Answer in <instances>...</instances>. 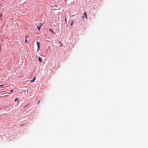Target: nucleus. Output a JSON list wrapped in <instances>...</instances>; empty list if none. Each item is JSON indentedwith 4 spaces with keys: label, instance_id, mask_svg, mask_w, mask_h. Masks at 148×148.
I'll return each mask as SVG.
<instances>
[{
    "label": "nucleus",
    "instance_id": "nucleus-9",
    "mask_svg": "<svg viewBox=\"0 0 148 148\" xmlns=\"http://www.w3.org/2000/svg\"><path fill=\"white\" fill-rule=\"evenodd\" d=\"M49 30H50L51 32H52L53 33H54L53 32V30L52 29H49Z\"/></svg>",
    "mask_w": 148,
    "mask_h": 148
},
{
    "label": "nucleus",
    "instance_id": "nucleus-10",
    "mask_svg": "<svg viewBox=\"0 0 148 148\" xmlns=\"http://www.w3.org/2000/svg\"><path fill=\"white\" fill-rule=\"evenodd\" d=\"M73 21L71 23V26H72L73 25Z\"/></svg>",
    "mask_w": 148,
    "mask_h": 148
},
{
    "label": "nucleus",
    "instance_id": "nucleus-7",
    "mask_svg": "<svg viewBox=\"0 0 148 148\" xmlns=\"http://www.w3.org/2000/svg\"><path fill=\"white\" fill-rule=\"evenodd\" d=\"M18 100V98H16V99H15L14 100V101L15 102H16V101H17Z\"/></svg>",
    "mask_w": 148,
    "mask_h": 148
},
{
    "label": "nucleus",
    "instance_id": "nucleus-14",
    "mask_svg": "<svg viewBox=\"0 0 148 148\" xmlns=\"http://www.w3.org/2000/svg\"><path fill=\"white\" fill-rule=\"evenodd\" d=\"M8 96H9L8 95H6L4 96V97Z\"/></svg>",
    "mask_w": 148,
    "mask_h": 148
},
{
    "label": "nucleus",
    "instance_id": "nucleus-2",
    "mask_svg": "<svg viewBox=\"0 0 148 148\" xmlns=\"http://www.w3.org/2000/svg\"><path fill=\"white\" fill-rule=\"evenodd\" d=\"M37 45L38 47V49L37 50V51H38V50L40 48V42H37Z\"/></svg>",
    "mask_w": 148,
    "mask_h": 148
},
{
    "label": "nucleus",
    "instance_id": "nucleus-13",
    "mask_svg": "<svg viewBox=\"0 0 148 148\" xmlns=\"http://www.w3.org/2000/svg\"><path fill=\"white\" fill-rule=\"evenodd\" d=\"M3 86V85H1L0 86V87H2Z\"/></svg>",
    "mask_w": 148,
    "mask_h": 148
},
{
    "label": "nucleus",
    "instance_id": "nucleus-15",
    "mask_svg": "<svg viewBox=\"0 0 148 148\" xmlns=\"http://www.w3.org/2000/svg\"><path fill=\"white\" fill-rule=\"evenodd\" d=\"M40 101L39 100V101H38V104H39V103H40Z\"/></svg>",
    "mask_w": 148,
    "mask_h": 148
},
{
    "label": "nucleus",
    "instance_id": "nucleus-8",
    "mask_svg": "<svg viewBox=\"0 0 148 148\" xmlns=\"http://www.w3.org/2000/svg\"><path fill=\"white\" fill-rule=\"evenodd\" d=\"M38 28V30H40V28H41L40 27L38 26L37 27Z\"/></svg>",
    "mask_w": 148,
    "mask_h": 148
},
{
    "label": "nucleus",
    "instance_id": "nucleus-12",
    "mask_svg": "<svg viewBox=\"0 0 148 148\" xmlns=\"http://www.w3.org/2000/svg\"><path fill=\"white\" fill-rule=\"evenodd\" d=\"M65 20L66 22V17H65Z\"/></svg>",
    "mask_w": 148,
    "mask_h": 148
},
{
    "label": "nucleus",
    "instance_id": "nucleus-17",
    "mask_svg": "<svg viewBox=\"0 0 148 148\" xmlns=\"http://www.w3.org/2000/svg\"><path fill=\"white\" fill-rule=\"evenodd\" d=\"M2 14H1V16H2Z\"/></svg>",
    "mask_w": 148,
    "mask_h": 148
},
{
    "label": "nucleus",
    "instance_id": "nucleus-6",
    "mask_svg": "<svg viewBox=\"0 0 148 148\" xmlns=\"http://www.w3.org/2000/svg\"><path fill=\"white\" fill-rule=\"evenodd\" d=\"M27 36H25V38H26V39L27 37ZM25 42H27V40L26 39Z\"/></svg>",
    "mask_w": 148,
    "mask_h": 148
},
{
    "label": "nucleus",
    "instance_id": "nucleus-11",
    "mask_svg": "<svg viewBox=\"0 0 148 148\" xmlns=\"http://www.w3.org/2000/svg\"><path fill=\"white\" fill-rule=\"evenodd\" d=\"M13 91V89H12L11 90V91H10V93H12V92Z\"/></svg>",
    "mask_w": 148,
    "mask_h": 148
},
{
    "label": "nucleus",
    "instance_id": "nucleus-4",
    "mask_svg": "<svg viewBox=\"0 0 148 148\" xmlns=\"http://www.w3.org/2000/svg\"><path fill=\"white\" fill-rule=\"evenodd\" d=\"M35 79H36V77H34V78L31 81L32 82H34L35 81Z\"/></svg>",
    "mask_w": 148,
    "mask_h": 148
},
{
    "label": "nucleus",
    "instance_id": "nucleus-1",
    "mask_svg": "<svg viewBox=\"0 0 148 148\" xmlns=\"http://www.w3.org/2000/svg\"><path fill=\"white\" fill-rule=\"evenodd\" d=\"M84 16H82V18H84V17H85L86 19L87 18V13L86 12H85L84 13Z\"/></svg>",
    "mask_w": 148,
    "mask_h": 148
},
{
    "label": "nucleus",
    "instance_id": "nucleus-3",
    "mask_svg": "<svg viewBox=\"0 0 148 148\" xmlns=\"http://www.w3.org/2000/svg\"><path fill=\"white\" fill-rule=\"evenodd\" d=\"M38 60L40 62H41L42 61V59L41 58L39 57L38 58Z\"/></svg>",
    "mask_w": 148,
    "mask_h": 148
},
{
    "label": "nucleus",
    "instance_id": "nucleus-18",
    "mask_svg": "<svg viewBox=\"0 0 148 148\" xmlns=\"http://www.w3.org/2000/svg\"><path fill=\"white\" fill-rule=\"evenodd\" d=\"M66 0H65L66 1Z\"/></svg>",
    "mask_w": 148,
    "mask_h": 148
},
{
    "label": "nucleus",
    "instance_id": "nucleus-5",
    "mask_svg": "<svg viewBox=\"0 0 148 148\" xmlns=\"http://www.w3.org/2000/svg\"><path fill=\"white\" fill-rule=\"evenodd\" d=\"M42 25H43L42 23H40L39 24V27H41Z\"/></svg>",
    "mask_w": 148,
    "mask_h": 148
},
{
    "label": "nucleus",
    "instance_id": "nucleus-16",
    "mask_svg": "<svg viewBox=\"0 0 148 148\" xmlns=\"http://www.w3.org/2000/svg\"><path fill=\"white\" fill-rule=\"evenodd\" d=\"M75 16V15H72V16Z\"/></svg>",
    "mask_w": 148,
    "mask_h": 148
}]
</instances>
